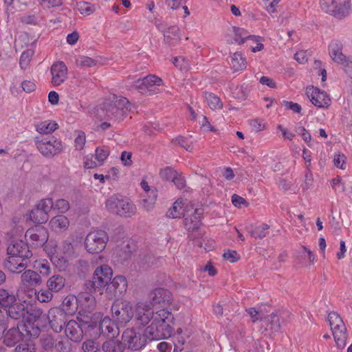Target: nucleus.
<instances>
[{
	"mask_svg": "<svg viewBox=\"0 0 352 352\" xmlns=\"http://www.w3.org/2000/svg\"><path fill=\"white\" fill-rule=\"evenodd\" d=\"M3 267L11 273L20 274L28 267V259H23L18 256L9 255L3 261Z\"/></svg>",
	"mask_w": 352,
	"mask_h": 352,
	"instance_id": "18",
	"label": "nucleus"
},
{
	"mask_svg": "<svg viewBox=\"0 0 352 352\" xmlns=\"http://www.w3.org/2000/svg\"><path fill=\"white\" fill-rule=\"evenodd\" d=\"M173 320V316L168 310L162 309L157 311L154 320L144 331V337L150 341L160 340L170 337L173 329L170 323Z\"/></svg>",
	"mask_w": 352,
	"mask_h": 352,
	"instance_id": "1",
	"label": "nucleus"
},
{
	"mask_svg": "<svg viewBox=\"0 0 352 352\" xmlns=\"http://www.w3.org/2000/svg\"><path fill=\"white\" fill-rule=\"evenodd\" d=\"M16 301V296L12 292L0 287V305L2 307H8V306L13 304Z\"/></svg>",
	"mask_w": 352,
	"mask_h": 352,
	"instance_id": "35",
	"label": "nucleus"
},
{
	"mask_svg": "<svg viewBox=\"0 0 352 352\" xmlns=\"http://www.w3.org/2000/svg\"><path fill=\"white\" fill-rule=\"evenodd\" d=\"M234 41L239 44H242L247 39H251L255 42H258L260 37H256L255 36L248 35L246 31L242 28H234Z\"/></svg>",
	"mask_w": 352,
	"mask_h": 352,
	"instance_id": "37",
	"label": "nucleus"
},
{
	"mask_svg": "<svg viewBox=\"0 0 352 352\" xmlns=\"http://www.w3.org/2000/svg\"><path fill=\"white\" fill-rule=\"evenodd\" d=\"M155 316L153 310L148 305L138 303L135 311V319L139 326H146Z\"/></svg>",
	"mask_w": 352,
	"mask_h": 352,
	"instance_id": "16",
	"label": "nucleus"
},
{
	"mask_svg": "<svg viewBox=\"0 0 352 352\" xmlns=\"http://www.w3.org/2000/svg\"><path fill=\"white\" fill-rule=\"evenodd\" d=\"M184 217V226L186 230L188 231H194L195 230H197L199 228L200 222L199 219L197 218H194V217L192 216H185Z\"/></svg>",
	"mask_w": 352,
	"mask_h": 352,
	"instance_id": "43",
	"label": "nucleus"
},
{
	"mask_svg": "<svg viewBox=\"0 0 352 352\" xmlns=\"http://www.w3.org/2000/svg\"><path fill=\"white\" fill-rule=\"evenodd\" d=\"M113 320L104 317L100 322L99 330L100 334L109 338H115L119 333V324L114 323Z\"/></svg>",
	"mask_w": 352,
	"mask_h": 352,
	"instance_id": "23",
	"label": "nucleus"
},
{
	"mask_svg": "<svg viewBox=\"0 0 352 352\" xmlns=\"http://www.w3.org/2000/svg\"><path fill=\"white\" fill-rule=\"evenodd\" d=\"M102 349L104 352H122L123 350L122 343L113 338L105 341L102 345Z\"/></svg>",
	"mask_w": 352,
	"mask_h": 352,
	"instance_id": "36",
	"label": "nucleus"
},
{
	"mask_svg": "<svg viewBox=\"0 0 352 352\" xmlns=\"http://www.w3.org/2000/svg\"><path fill=\"white\" fill-rule=\"evenodd\" d=\"M78 10L84 15H89L94 13L96 10V8L94 5L90 3L85 1H80L76 5Z\"/></svg>",
	"mask_w": 352,
	"mask_h": 352,
	"instance_id": "45",
	"label": "nucleus"
},
{
	"mask_svg": "<svg viewBox=\"0 0 352 352\" xmlns=\"http://www.w3.org/2000/svg\"><path fill=\"white\" fill-rule=\"evenodd\" d=\"M124 345L132 351H138L143 349L147 342V338L144 333H137L133 329H127L123 332L122 336Z\"/></svg>",
	"mask_w": 352,
	"mask_h": 352,
	"instance_id": "10",
	"label": "nucleus"
},
{
	"mask_svg": "<svg viewBox=\"0 0 352 352\" xmlns=\"http://www.w3.org/2000/svg\"><path fill=\"white\" fill-rule=\"evenodd\" d=\"M143 78L145 81L146 85L148 87L150 94L153 91V88L154 86H160L162 85V80L155 75H148Z\"/></svg>",
	"mask_w": 352,
	"mask_h": 352,
	"instance_id": "42",
	"label": "nucleus"
},
{
	"mask_svg": "<svg viewBox=\"0 0 352 352\" xmlns=\"http://www.w3.org/2000/svg\"><path fill=\"white\" fill-rule=\"evenodd\" d=\"M329 54L332 60L342 65L347 73L352 69V60L348 58L342 53V44L338 41H333L329 45ZM351 75V74H349Z\"/></svg>",
	"mask_w": 352,
	"mask_h": 352,
	"instance_id": "11",
	"label": "nucleus"
},
{
	"mask_svg": "<svg viewBox=\"0 0 352 352\" xmlns=\"http://www.w3.org/2000/svg\"><path fill=\"white\" fill-rule=\"evenodd\" d=\"M98 349V344L93 340H88L82 344V349L85 352H97Z\"/></svg>",
	"mask_w": 352,
	"mask_h": 352,
	"instance_id": "53",
	"label": "nucleus"
},
{
	"mask_svg": "<svg viewBox=\"0 0 352 352\" xmlns=\"http://www.w3.org/2000/svg\"><path fill=\"white\" fill-rule=\"evenodd\" d=\"M112 270L107 265H101L95 270L92 279L99 287V290L104 287H107L109 282L111 279Z\"/></svg>",
	"mask_w": 352,
	"mask_h": 352,
	"instance_id": "21",
	"label": "nucleus"
},
{
	"mask_svg": "<svg viewBox=\"0 0 352 352\" xmlns=\"http://www.w3.org/2000/svg\"><path fill=\"white\" fill-rule=\"evenodd\" d=\"M49 226L53 231L62 232L67 230L69 226V221L66 216L59 214L51 219Z\"/></svg>",
	"mask_w": 352,
	"mask_h": 352,
	"instance_id": "30",
	"label": "nucleus"
},
{
	"mask_svg": "<svg viewBox=\"0 0 352 352\" xmlns=\"http://www.w3.org/2000/svg\"><path fill=\"white\" fill-rule=\"evenodd\" d=\"M176 173L177 172L170 167H166L160 172L161 178L168 181H171Z\"/></svg>",
	"mask_w": 352,
	"mask_h": 352,
	"instance_id": "54",
	"label": "nucleus"
},
{
	"mask_svg": "<svg viewBox=\"0 0 352 352\" xmlns=\"http://www.w3.org/2000/svg\"><path fill=\"white\" fill-rule=\"evenodd\" d=\"M15 352H35V347L33 344L21 343L15 348Z\"/></svg>",
	"mask_w": 352,
	"mask_h": 352,
	"instance_id": "62",
	"label": "nucleus"
},
{
	"mask_svg": "<svg viewBox=\"0 0 352 352\" xmlns=\"http://www.w3.org/2000/svg\"><path fill=\"white\" fill-rule=\"evenodd\" d=\"M327 320L338 348L344 349L346 340V328L342 318L336 312H331L328 315Z\"/></svg>",
	"mask_w": 352,
	"mask_h": 352,
	"instance_id": "5",
	"label": "nucleus"
},
{
	"mask_svg": "<svg viewBox=\"0 0 352 352\" xmlns=\"http://www.w3.org/2000/svg\"><path fill=\"white\" fill-rule=\"evenodd\" d=\"M37 300L41 302H48L53 298V294L51 290L41 289L35 293Z\"/></svg>",
	"mask_w": 352,
	"mask_h": 352,
	"instance_id": "48",
	"label": "nucleus"
},
{
	"mask_svg": "<svg viewBox=\"0 0 352 352\" xmlns=\"http://www.w3.org/2000/svg\"><path fill=\"white\" fill-rule=\"evenodd\" d=\"M54 202L52 199H41L30 211V218L35 223L41 224L49 219V212L52 210Z\"/></svg>",
	"mask_w": 352,
	"mask_h": 352,
	"instance_id": "7",
	"label": "nucleus"
},
{
	"mask_svg": "<svg viewBox=\"0 0 352 352\" xmlns=\"http://www.w3.org/2000/svg\"><path fill=\"white\" fill-rule=\"evenodd\" d=\"M65 333L68 340L76 342L81 341L84 335L81 324L74 320L67 322Z\"/></svg>",
	"mask_w": 352,
	"mask_h": 352,
	"instance_id": "22",
	"label": "nucleus"
},
{
	"mask_svg": "<svg viewBox=\"0 0 352 352\" xmlns=\"http://www.w3.org/2000/svg\"><path fill=\"white\" fill-rule=\"evenodd\" d=\"M173 296L170 291L164 288L155 289L152 297V304L153 305H160L165 307L171 303Z\"/></svg>",
	"mask_w": 352,
	"mask_h": 352,
	"instance_id": "25",
	"label": "nucleus"
},
{
	"mask_svg": "<svg viewBox=\"0 0 352 352\" xmlns=\"http://www.w3.org/2000/svg\"><path fill=\"white\" fill-rule=\"evenodd\" d=\"M157 28L164 32V42L169 45H175L180 40L179 35V28L170 26L164 30L162 24H156Z\"/></svg>",
	"mask_w": 352,
	"mask_h": 352,
	"instance_id": "28",
	"label": "nucleus"
},
{
	"mask_svg": "<svg viewBox=\"0 0 352 352\" xmlns=\"http://www.w3.org/2000/svg\"><path fill=\"white\" fill-rule=\"evenodd\" d=\"M151 193L153 194L152 197H149L148 199L144 198L142 199V206L147 211L151 210L153 208L157 197L154 190H153Z\"/></svg>",
	"mask_w": 352,
	"mask_h": 352,
	"instance_id": "55",
	"label": "nucleus"
},
{
	"mask_svg": "<svg viewBox=\"0 0 352 352\" xmlns=\"http://www.w3.org/2000/svg\"><path fill=\"white\" fill-rule=\"evenodd\" d=\"M55 349L59 352H70L72 351V344L69 340L58 341L55 344Z\"/></svg>",
	"mask_w": 352,
	"mask_h": 352,
	"instance_id": "51",
	"label": "nucleus"
},
{
	"mask_svg": "<svg viewBox=\"0 0 352 352\" xmlns=\"http://www.w3.org/2000/svg\"><path fill=\"white\" fill-rule=\"evenodd\" d=\"M70 208L69 203L65 199H59L54 203V210H57L60 213H65Z\"/></svg>",
	"mask_w": 352,
	"mask_h": 352,
	"instance_id": "50",
	"label": "nucleus"
},
{
	"mask_svg": "<svg viewBox=\"0 0 352 352\" xmlns=\"http://www.w3.org/2000/svg\"><path fill=\"white\" fill-rule=\"evenodd\" d=\"M108 241L109 235L104 230H92L85 239V248L89 253L98 254L104 250Z\"/></svg>",
	"mask_w": 352,
	"mask_h": 352,
	"instance_id": "4",
	"label": "nucleus"
},
{
	"mask_svg": "<svg viewBox=\"0 0 352 352\" xmlns=\"http://www.w3.org/2000/svg\"><path fill=\"white\" fill-rule=\"evenodd\" d=\"M46 285L52 292H58L64 288L65 278L60 274H55L47 280Z\"/></svg>",
	"mask_w": 352,
	"mask_h": 352,
	"instance_id": "31",
	"label": "nucleus"
},
{
	"mask_svg": "<svg viewBox=\"0 0 352 352\" xmlns=\"http://www.w3.org/2000/svg\"><path fill=\"white\" fill-rule=\"evenodd\" d=\"M322 9L338 19L346 17L351 12V3L347 0H331L322 6Z\"/></svg>",
	"mask_w": 352,
	"mask_h": 352,
	"instance_id": "9",
	"label": "nucleus"
},
{
	"mask_svg": "<svg viewBox=\"0 0 352 352\" xmlns=\"http://www.w3.org/2000/svg\"><path fill=\"white\" fill-rule=\"evenodd\" d=\"M110 151L109 148L107 146H100L98 147L96 149V155L94 158L98 161L100 164L102 165L104 160L108 157L109 155Z\"/></svg>",
	"mask_w": 352,
	"mask_h": 352,
	"instance_id": "47",
	"label": "nucleus"
},
{
	"mask_svg": "<svg viewBox=\"0 0 352 352\" xmlns=\"http://www.w3.org/2000/svg\"><path fill=\"white\" fill-rule=\"evenodd\" d=\"M127 289V281L124 276H117L111 283L109 282L106 292L109 298H116L122 296Z\"/></svg>",
	"mask_w": 352,
	"mask_h": 352,
	"instance_id": "15",
	"label": "nucleus"
},
{
	"mask_svg": "<svg viewBox=\"0 0 352 352\" xmlns=\"http://www.w3.org/2000/svg\"><path fill=\"white\" fill-rule=\"evenodd\" d=\"M25 236L29 241L31 245L37 248L44 245L49 238L47 230L43 226H35L28 229Z\"/></svg>",
	"mask_w": 352,
	"mask_h": 352,
	"instance_id": "12",
	"label": "nucleus"
},
{
	"mask_svg": "<svg viewBox=\"0 0 352 352\" xmlns=\"http://www.w3.org/2000/svg\"><path fill=\"white\" fill-rule=\"evenodd\" d=\"M58 129V124L53 120H45L36 124V130L41 134H50Z\"/></svg>",
	"mask_w": 352,
	"mask_h": 352,
	"instance_id": "33",
	"label": "nucleus"
},
{
	"mask_svg": "<svg viewBox=\"0 0 352 352\" xmlns=\"http://www.w3.org/2000/svg\"><path fill=\"white\" fill-rule=\"evenodd\" d=\"M7 252L8 255L18 256L23 259H29L32 256V252L25 241L14 239L10 240Z\"/></svg>",
	"mask_w": 352,
	"mask_h": 352,
	"instance_id": "14",
	"label": "nucleus"
},
{
	"mask_svg": "<svg viewBox=\"0 0 352 352\" xmlns=\"http://www.w3.org/2000/svg\"><path fill=\"white\" fill-rule=\"evenodd\" d=\"M230 65L234 72L244 70L247 67L246 59L240 52H235L231 56Z\"/></svg>",
	"mask_w": 352,
	"mask_h": 352,
	"instance_id": "32",
	"label": "nucleus"
},
{
	"mask_svg": "<svg viewBox=\"0 0 352 352\" xmlns=\"http://www.w3.org/2000/svg\"><path fill=\"white\" fill-rule=\"evenodd\" d=\"M7 314L8 319H13L15 320L23 318L27 313V309L24 304L21 302H14L8 306Z\"/></svg>",
	"mask_w": 352,
	"mask_h": 352,
	"instance_id": "29",
	"label": "nucleus"
},
{
	"mask_svg": "<svg viewBox=\"0 0 352 352\" xmlns=\"http://www.w3.org/2000/svg\"><path fill=\"white\" fill-rule=\"evenodd\" d=\"M78 300L89 311H92L96 306V298L91 293L81 292L78 296Z\"/></svg>",
	"mask_w": 352,
	"mask_h": 352,
	"instance_id": "34",
	"label": "nucleus"
},
{
	"mask_svg": "<svg viewBox=\"0 0 352 352\" xmlns=\"http://www.w3.org/2000/svg\"><path fill=\"white\" fill-rule=\"evenodd\" d=\"M104 108L107 111V116L109 118L118 117L119 116L122 115L121 113L113 112L116 111V108L115 106L113 105V103L111 101H110L109 102H105Z\"/></svg>",
	"mask_w": 352,
	"mask_h": 352,
	"instance_id": "61",
	"label": "nucleus"
},
{
	"mask_svg": "<svg viewBox=\"0 0 352 352\" xmlns=\"http://www.w3.org/2000/svg\"><path fill=\"white\" fill-rule=\"evenodd\" d=\"M83 292H89L94 294L96 292V290H99V287L96 285V283L91 280H86L83 286Z\"/></svg>",
	"mask_w": 352,
	"mask_h": 352,
	"instance_id": "57",
	"label": "nucleus"
},
{
	"mask_svg": "<svg viewBox=\"0 0 352 352\" xmlns=\"http://www.w3.org/2000/svg\"><path fill=\"white\" fill-rule=\"evenodd\" d=\"M106 208L111 213L124 217H130L136 210L134 204L118 195H113L106 201Z\"/></svg>",
	"mask_w": 352,
	"mask_h": 352,
	"instance_id": "2",
	"label": "nucleus"
},
{
	"mask_svg": "<svg viewBox=\"0 0 352 352\" xmlns=\"http://www.w3.org/2000/svg\"><path fill=\"white\" fill-rule=\"evenodd\" d=\"M52 83L59 86L67 78V67L63 61L54 63L51 67Z\"/></svg>",
	"mask_w": 352,
	"mask_h": 352,
	"instance_id": "20",
	"label": "nucleus"
},
{
	"mask_svg": "<svg viewBox=\"0 0 352 352\" xmlns=\"http://www.w3.org/2000/svg\"><path fill=\"white\" fill-rule=\"evenodd\" d=\"M232 202L234 206L238 208L241 207L243 205L245 206H248V202L244 198L236 194L232 196Z\"/></svg>",
	"mask_w": 352,
	"mask_h": 352,
	"instance_id": "63",
	"label": "nucleus"
},
{
	"mask_svg": "<svg viewBox=\"0 0 352 352\" xmlns=\"http://www.w3.org/2000/svg\"><path fill=\"white\" fill-rule=\"evenodd\" d=\"M285 316H289V313L275 311L265 316L264 318H261L262 322L261 329L263 328L262 333L272 334L280 331L281 329V323L284 322Z\"/></svg>",
	"mask_w": 352,
	"mask_h": 352,
	"instance_id": "8",
	"label": "nucleus"
},
{
	"mask_svg": "<svg viewBox=\"0 0 352 352\" xmlns=\"http://www.w3.org/2000/svg\"><path fill=\"white\" fill-rule=\"evenodd\" d=\"M246 311L251 316L253 322L261 320V318H264L265 317L261 311H258L254 307L248 309Z\"/></svg>",
	"mask_w": 352,
	"mask_h": 352,
	"instance_id": "58",
	"label": "nucleus"
},
{
	"mask_svg": "<svg viewBox=\"0 0 352 352\" xmlns=\"http://www.w3.org/2000/svg\"><path fill=\"white\" fill-rule=\"evenodd\" d=\"M97 63L98 60L86 56H79L76 58L77 65L82 67H91L95 66Z\"/></svg>",
	"mask_w": 352,
	"mask_h": 352,
	"instance_id": "44",
	"label": "nucleus"
},
{
	"mask_svg": "<svg viewBox=\"0 0 352 352\" xmlns=\"http://www.w3.org/2000/svg\"><path fill=\"white\" fill-rule=\"evenodd\" d=\"M307 95L312 104L318 108H328L331 104V99L327 94L318 88H310L307 90Z\"/></svg>",
	"mask_w": 352,
	"mask_h": 352,
	"instance_id": "17",
	"label": "nucleus"
},
{
	"mask_svg": "<svg viewBox=\"0 0 352 352\" xmlns=\"http://www.w3.org/2000/svg\"><path fill=\"white\" fill-rule=\"evenodd\" d=\"M182 215H184V210L182 209V201H176L172 208H170L167 213V216L171 218H179Z\"/></svg>",
	"mask_w": 352,
	"mask_h": 352,
	"instance_id": "41",
	"label": "nucleus"
},
{
	"mask_svg": "<svg viewBox=\"0 0 352 352\" xmlns=\"http://www.w3.org/2000/svg\"><path fill=\"white\" fill-rule=\"evenodd\" d=\"M175 186L179 189H182L186 185L184 177L177 173L175 174L173 179L171 180Z\"/></svg>",
	"mask_w": 352,
	"mask_h": 352,
	"instance_id": "64",
	"label": "nucleus"
},
{
	"mask_svg": "<svg viewBox=\"0 0 352 352\" xmlns=\"http://www.w3.org/2000/svg\"><path fill=\"white\" fill-rule=\"evenodd\" d=\"M35 267L39 271L40 274L43 276H48L50 273V265L47 261H42L37 263Z\"/></svg>",
	"mask_w": 352,
	"mask_h": 352,
	"instance_id": "52",
	"label": "nucleus"
},
{
	"mask_svg": "<svg viewBox=\"0 0 352 352\" xmlns=\"http://www.w3.org/2000/svg\"><path fill=\"white\" fill-rule=\"evenodd\" d=\"M43 314V311L38 308L32 309L30 311L27 310L26 314H28V316L24 324H30L31 326H33L35 322H36Z\"/></svg>",
	"mask_w": 352,
	"mask_h": 352,
	"instance_id": "40",
	"label": "nucleus"
},
{
	"mask_svg": "<svg viewBox=\"0 0 352 352\" xmlns=\"http://www.w3.org/2000/svg\"><path fill=\"white\" fill-rule=\"evenodd\" d=\"M270 228L267 224H262L260 226L255 228L251 232V236L255 239H263L266 236V230Z\"/></svg>",
	"mask_w": 352,
	"mask_h": 352,
	"instance_id": "49",
	"label": "nucleus"
},
{
	"mask_svg": "<svg viewBox=\"0 0 352 352\" xmlns=\"http://www.w3.org/2000/svg\"><path fill=\"white\" fill-rule=\"evenodd\" d=\"M40 342L43 348L45 351H52L55 347V341L54 338L50 335H43L40 339Z\"/></svg>",
	"mask_w": 352,
	"mask_h": 352,
	"instance_id": "46",
	"label": "nucleus"
},
{
	"mask_svg": "<svg viewBox=\"0 0 352 352\" xmlns=\"http://www.w3.org/2000/svg\"><path fill=\"white\" fill-rule=\"evenodd\" d=\"M48 324V314H43L35 322L33 326L30 324H23L27 335L32 338H37L41 333V328L47 326Z\"/></svg>",
	"mask_w": 352,
	"mask_h": 352,
	"instance_id": "26",
	"label": "nucleus"
},
{
	"mask_svg": "<svg viewBox=\"0 0 352 352\" xmlns=\"http://www.w3.org/2000/svg\"><path fill=\"white\" fill-rule=\"evenodd\" d=\"M132 248L129 242L123 241L118 245L112 254L113 259L118 263H123L131 258Z\"/></svg>",
	"mask_w": 352,
	"mask_h": 352,
	"instance_id": "24",
	"label": "nucleus"
},
{
	"mask_svg": "<svg viewBox=\"0 0 352 352\" xmlns=\"http://www.w3.org/2000/svg\"><path fill=\"white\" fill-rule=\"evenodd\" d=\"M62 251L67 256H72L74 254V249L72 243L66 240L63 243Z\"/></svg>",
	"mask_w": 352,
	"mask_h": 352,
	"instance_id": "59",
	"label": "nucleus"
},
{
	"mask_svg": "<svg viewBox=\"0 0 352 352\" xmlns=\"http://www.w3.org/2000/svg\"><path fill=\"white\" fill-rule=\"evenodd\" d=\"M133 315L134 311L129 302L117 300L111 305L112 319L120 326L124 327Z\"/></svg>",
	"mask_w": 352,
	"mask_h": 352,
	"instance_id": "6",
	"label": "nucleus"
},
{
	"mask_svg": "<svg viewBox=\"0 0 352 352\" xmlns=\"http://www.w3.org/2000/svg\"><path fill=\"white\" fill-rule=\"evenodd\" d=\"M134 87L141 94H146L149 92L144 78H139L135 80Z\"/></svg>",
	"mask_w": 352,
	"mask_h": 352,
	"instance_id": "60",
	"label": "nucleus"
},
{
	"mask_svg": "<svg viewBox=\"0 0 352 352\" xmlns=\"http://www.w3.org/2000/svg\"><path fill=\"white\" fill-rule=\"evenodd\" d=\"M3 343L9 347L14 346L23 339V334L21 332L19 327H12L6 331H3Z\"/></svg>",
	"mask_w": 352,
	"mask_h": 352,
	"instance_id": "27",
	"label": "nucleus"
},
{
	"mask_svg": "<svg viewBox=\"0 0 352 352\" xmlns=\"http://www.w3.org/2000/svg\"><path fill=\"white\" fill-rule=\"evenodd\" d=\"M111 102L116 108V111H113L114 113H121L123 114V110L124 109H128L130 105L129 100L124 97L113 96Z\"/></svg>",
	"mask_w": 352,
	"mask_h": 352,
	"instance_id": "39",
	"label": "nucleus"
},
{
	"mask_svg": "<svg viewBox=\"0 0 352 352\" xmlns=\"http://www.w3.org/2000/svg\"><path fill=\"white\" fill-rule=\"evenodd\" d=\"M67 322V315L63 310L58 308H52L49 310L48 324L54 332H61Z\"/></svg>",
	"mask_w": 352,
	"mask_h": 352,
	"instance_id": "13",
	"label": "nucleus"
},
{
	"mask_svg": "<svg viewBox=\"0 0 352 352\" xmlns=\"http://www.w3.org/2000/svg\"><path fill=\"white\" fill-rule=\"evenodd\" d=\"M34 143L38 151L46 157H52L63 150L61 140L54 136L36 137Z\"/></svg>",
	"mask_w": 352,
	"mask_h": 352,
	"instance_id": "3",
	"label": "nucleus"
},
{
	"mask_svg": "<svg viewBox=\"0 0 352 352\" xmlns=\"http://www.w3.org/2000/svg\"><path fill=\"white\" fill-rule=\"evenodd\" d=\"M41 283V275L34 270H24L21 276L20 285L24 289H33Z\"/></svg>",
	"mask_w": 352,
	"mask_h": 352,
	"instance_id": "19",
	"label": "nucleus"
},
{
	"mask_svg": "<svg viewBox=\"0 0 352 352\" xmlns=\"http://www.w3.org/2000/svg\"><path fill=\"white\" fill-rule=\"evenodd\" d=\"M86 142L85 135L83 132L80 131L74 140V146L76 150L80 151L83 148Z\"/></svg>",
	"mask_w": 352,
	"mask_h": 352,
	"instance_id": "56",
	"label": "nucleus"
},
{
	"mask_svg": "<svg viewBox=\"0 0 352 352\" xmlns=\"http://www.w3.org/2000/svg\"><path fill=\"white\" fill-rule=\"evenodd\" d=\"M204 98L208 103L209 107L212 109H220L223 107V104L220 98L210 92H206L204 94Z\"/></svg>",
	"mask_w": 352,
	"mask_h": 352,
	"instance_id": "38",
	"label": "nucleus"
}]
</instances>
